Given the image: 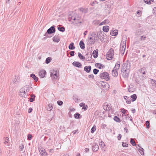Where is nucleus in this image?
Instances as JSON below:
<instances>
[{
    "label": "nucleus",
    "mask_w": 156,
    "mask_h": 156,
    "mask_svg": "<svg viewBox=\"0 0 156 156\" xmlns=\"http://www.w3.org/2000/svg\"><path fill=\"white\" fill-rule=\"evenodd\" d=\"M68 16L69 20H79L82 18L81 16L75 14L71 11L68 12Z\"/></svg>",
    "instance_id": "2"
},
{
    "label": "nucleus",
    "mask_w": 156,
    "mask_h": 156,
    "mask_svg": "<svg viewBox=\"0 0 156 156\" xmlns=\"http://www.w3.org/2000/svg\"><path fill=\"white\" fill-rule=\"evenodd\" d=\"M129 70L127 69V68H126V69H123V68H122L121 70V73L123 72V73L122 74V76L124 78H127L129 75Z\"/></svg>",
    "instance_id": "7"
},
{
    "label": "nucleus",
    "mask_w": 156,
    "mask_h": 156,
    "mask_svg": "<svg viewBox=\"0 0 156 156\" xmlns=\"http://www.w3.org/2000/svg\"><path fill=\"white\" fill-rule=\"evenodd\" d=\"M32 138V135L31 134H28L27 135V140H31Z\"/></svg>",
    "instance_id": "47"
},
{
    "label": "nucleus",
    "mask_w": 156,
    "mask_h": 156,
    "mask_svg": "<svg viewBox=\"0 0 156 156\" xmlns=\"http://www.w3.org/2000/svg\"><path fill=\"white\" fill-rule=\"evenodd\" d=\"M91 69V67L90 66H85L84 68V70L87 73L90 72Z\"/></svg>",
    "instance_id": "19"
},
{
    "label": "nucleus",
    "mask_w": 156,
    "mask_h": 156,
    "mask_svg": "<svg viewBox=\"0 0 156 156\" xmlns=\"http://www.w3.org/2000/svg\"><path fill=\"white\" fill-rule=\"evenodd\" d=\"M31 98H30L29 101L30 102H32L35 100V96L34 94H32L31 95Z\"/></svg>",
    "instance_id": "29"
},
{
    "label": "nucleus",
    "mask_w": 156,
    "mask_h": 156,
    "mask_svg": "<svg viewBox=\"0 0 156 156\" xmlns=\"http://www.w3.org/2000/svg\"><path fill=\"white\" fill-rule=\"evenodd\" d=\"M73 99L75 101L76 103H78L79 102V101H78L79 99H78V96L77 95H74L73 96Z\"/></svg>",
    "instance_id": "28"
},
{
    "label": "nucleus",
    "mask_w": 156,
    "mask_h": 156,
    "mask_svg": "<svg viewBox=\"0 0 156 156\" xmlns=\"http://www.w3.org/2000/svg\"><path fill=\"white\" fill-rule=\"evenodd\" d=\"M41 155L42 156H47V153L45 151H44L43 152V153H42Z\"/></svg>",
    "instance_id": "54"
},
{
    "label": "nucleus",
    "mask_w": 156,
    "mask_h": 156,
    "mask_svg": "<svg viewBox=\"0 0 156 156\" xmlns=\"http://www.w3.org/2000/svg\"><path fill=\"white\" fill-rule=\"evenodd\" d=\"M74 116L76 119H80L81 117V115L79 113H77L74 115Z\"/></svg>",
    "instance_id": "36"
},
{
    "label": "nucleus",
    "mask_w": 156,
    "mask_h": 156,
    "mask_svg": "<svg viewBox=\"0 0 156 156\" xmlns=\"http://www.w3.org/2000/svg\"><path fill=\"white\" fill-rule=\"evenodd\" d=\"M117 70L114 69L112 71V76L115 77H116L118 75V72Z\"/></svg>",
    "instance_id": "16"
},
{
    "label": "nucleus",
    "mask_w": 156,
    "mask_h": 156,
    "mask_svg": "<svg viewBox=\"0 0 156 156\" xmlns=\"http://www.w3.org/2000/svg\"><path fill=\"white\" fill-rule=\"evenodd\" d=\"M32 110H33V109L32 108H30L28 109V113H31L32 112Z\"/></svg>",
    "instance_id": "63"
},
{
    "label": "nucleus",
    "mask_w": 156,
    "mask_h": 156,
    "mask_svg": "<svg viewBox=\"0 0 156 156\" xmlns=\"http://www.w3.org/2000/svg\"><path fill=\"white\" fill-rule=\"evenodd\" d=\"M75 51H71L70 52L71 56H74V55Z\"/></svg>",
    "instance_id": "56"
},
{
    "label": "nucleus",
    "mask_w": 156,
    "mask_h": 156,
    "mask_svg": "<svg viewBox=\"0 0 156 156\" xmlns=\"http://www.w3.org/2000/svg\"><path fill=\"white\" fill-rule=\"evenodd\" d=\"M49 151L50 153H53L54 152V149L53 148L51 149H50Z\"/></svg>",
    "instance_id": "62"
},
{
    "label": "nucleus",
    "mask_w": 156,
    "mask_h": 156,
    "mask_svg": "<svg viewBox=\"0 0 156 156\" xmlns=\"http://www.w3.org/2000/svg\"><path fill=\"white\" fill-rule=\"evenodd\" d=\"M95 66L96 67H97L99 69H101V67L102 68H103L104 67V66L101 63H97L95 64Z\"/></svg>",
    "instance_id": "24"
},
{
    "label": "nucleus",
    "mask_w": 156,
    "mask_h": 156,
    "mask_svg": "<svg viewBox=\"0 0 156 156\" xmlns=\"http://www.w3.org/2000/svg\"><path fill=\"white\" fill-rule=\"evenodd\" d=\"M51 76V77L52 80L54 81L55 80H59V71L58 70H53V73H51L50 74Z\"/></svg>",
    "instance_id": "3"
},
{
    "label": "nucleus",
    "mask_w": 156,
    "mask_h": 156,
    "mask_svg": "<svg viewBox=\"0 0 156 156\" xmlns=\"http://www.w3.org/2000/svg\"><path fill=\"white\" fill-rule=\"evenodd\" d=\"M92 59V55L91 54V53H90V54L88 57H87L86 58V60L87 61H90Z\"/></svg>",
    "instance_id": "39"
},
{
    "label": "nucleus",
    "mask_w": 156,
    "mask_h": 156,
    "mask_svg": "<svg viewBox=\"0 0 156 156\" xmlns=\"http://www.w3.org/2000/svg\"><path fill=\"white\" fill-rule=\"evenodd\" d=\"M98 49H97L94 50L93 52V55L94 58H97L98 56Z\"/></svg>",
    "instance_id": "15"
},
{
    "label": "nucleus",
    "mask_w": 156,
    "mask_h": 156,
    "mask_svg": "<svg viewBox=\"0 0 156 156\" xmlns=\"http://www.w3.org/2000/svg\"><path fill=\"white\" fill-rule=\"evenodd\" d=\"M131 98H132L131 100L133 102L136 101L137 98V96L136 94H133L131 96Z\"/></svg>",
    "instance_id": "27"
},
{
    "label": "nucleus",
    "mask_w": 156,
    "mask_h": 156,
    "mask_svg": "<svg viewBox=\"0 0 156 156\" xmlns=\"http://www.w3.org/2000/svg\"><path fill=\"white\" fill-rule=\"evenodd\" d=\"M55 26L53 25L49 28L46 32L44 36H45L44 38V39H46L47 38L51 37V36H48V34L55 33Z\"/></svg>",
    "instance_id": "1"
},
{
    "label": "nucleus",
    "mask_w": 156,
    "mask_h": 156,
    "mask_svg": "<svg viewBox=\"0 0 156 156\" xmlns=\"http://www.w3.org/2000/svg\"><path fill=\"white\" fill-rule=\"evenodd\" d=\"M130 143L133 146H135L136 145V144L135 141L133 138L130 139Z\"/></svg>",
    "instance_id": "37"
},
{
    "label": "nucleus",
    "mask_w": 156,
    "mask_h": 156,
    "mask_svg": "<svg viewBox=\"0 0 156 156\" xmlns=\"http://www.w3.org/2000/svg\"><path fill=\"white\" fill-rule=\"evenodd\" d=\"M114 120L115 122H121V120L117 116H115L114 118Z\"/></svg>",
    "instance_id": "30"
},
{
    "label": "nucleus",
    "mask_w": 156,
    "mask_h": 156,
    "mask_svg": "<svg viewBox=\"0 0 156 156\" xmlns=\"http://www.w3.org/2000/svg\"><path fill=\"white\" fill-rule=\"evenodd\" d=\"M99 71V70L96 69H94L93 70V73L95 75L97 74Z\"/></svg>",
    "instance_id": "46"
},
{
    "label": "nucleus",
    "mask_w": 156,
    "mask_h": 156,
    "mask_svg": "<svg viewBox=\"0 0 156 156\" xmlns=\"http://www.w3.org/2000/svg\"><path fill=\"white\" fill-rule=\"evenodd\" d=\"M101 86L102 88L106 87V86L108 84V83L105 82H103L102 83H101Z\"/></svg>",
    "instance_id": "44"
},
{
    "label": "nucleus",
    "mask_w": 156,
    "mask_h": 156,
    "mask_svg": "<svg viewBox=\"0 0 156 156\" xmlns=\"http://www.w3.org/2000/svg\"><path fill=\"white\" fill-rule=\"evenodd\" d=\"M79 10L80 12L84 14L87 13L88 12V9L87 8H81L79 9Z\"/></svg>",
    "instance_id": "18"
},
{
    "label": "nucleus",
    "mask_w": 156,
    "mask_h": 156,
    "mask_svg": "<svg viewBox=\"0 0 156 156\" xmlns=\"http://www.w3.org/2000/svg\"><path fill=\"white\" fill-rule=\"evenodd\" d=\"M69 22H71V24L76 26H80L81 25V24L82 23L81 21H79V20H69Z\"/></svg>",
    "instance_id": "8"
},
{
    "label": "nucleus",
    "mask_w": 156,
    "mask_h": 156,
    "mask_svg": "<svg viewBox=\"0 0 156 156\" xmlns=\"http://www.w3.org/2000/svg\"><path fill=\"white\" fill-rule=\"evenodd\" d=\"M146 38V37L145 36H141L140 38V40L142 41L143 40H144Z\"/></svg>",
    "instance_id": "57"
},
{
    "label": "nucleus",
    "mask_w": 156,
    "mask_h": 156,
    "mask_svg": "<svg viewBox=\"0 0 156 156\" xmlns=\"http://www.w3.org/2000/svg\"><path fill=\"white\" fill-rule=\"evenodd\" d=\"M144 1L145 3L148 4H151V2H150V0H144Z\"/></svg>",
    "instance_id": "55"
},
{
    "label": "nucleus",
    "mask_w": 156,
    "mask_h": 156,
    "mask_svg": "<svg viewBox=\"0 0 156 156\" xmlns=\"http://www.w3.org/2000/svg\"><path fill=\"white\" fill-rule=\"evenodd\" d=\"M58 30L60 31L64 32L65 31V28L63 27H58Z\"/></svg>",
    "instance_id": "32"
},
{
    "label": "nucleus",
    "mask_w": 156,
    "mask_h": 156,
    "mask_svg": "<svg viewBox=\"0 0 156 156\" xmlns=\"http://www.w3.org/2000/svg\"><path fill=\"white\" fill-rule=\"evenodd\" d=\"M146 127L147 129H149L150 128V122L149 121H147L146 122Z\"/></svg>",
    "instance_id": "45"
},
{
    "label": "nucleus",
    "mask_w": 156,
    "mask_h": 156,
    "mask_svg": "<svg viewBox=\"0 0 156 156\" xmlns=\"http://www.w3.org/2000/svg\"><path fill=\"white\" fill-rule=\"evenodd\" d=\"M109 22V20H104L103 21L100 23L99 25H102L104 24H106Z\"/></svg>",
    "instance_id": "35"
},
{
    "label": "nucleus",
    "mask_w": 156,
    "mask_h": 156,
    "mask_svg": "<svg viewBox=\"0 0 156 156\" xmlns=\"http://www.w3.org/2000/svg\"><path fill=\"white\" fill-rule=\"evenodd\" d=\"M78 56L81 59H85V57L81 54L80 52L78 53Z\"/></svg>",
    "instance_id": "42"
},
{
    "label": "nucleus",
    "mask_w": 156,
    "mask_h": 156,
    "mask_svg": "<svg viewBox=\"0 0 156 156\" xmlns=\"http://www.w3.org/2000/svg\"><path fill=\"white\" fill-rule=\"evenodd\" d=\"M99 145L100 146L103 148V150H104V147L105 146V144H104V142L102 141H101L100 143H99Z\"/></svg>",
    "instance_id": "41"
},
{
    "label": "nucleus",
    "mask_w": 156,
    "mask_h": 156,
    "mask_svg": "<svg viewBox=\"0 0 156 156\" xmlns=\"http://www.w3.org/2000/svg\"><path fill=\"white\" fill-rule=\"evenodd\" d=\"M126 40L123 41V44L121 43L120 44V49L119 50L120 53L122 55H123L124 54L126 47Z\"/></svg>",
    "instance_id": "6"
},
{
    "label": "nucleus",
    "mask_w": 156,
    "mask_h": 156,
    "mask_svg": "<svg viewBox=\"0 0 156 156\" xmlns=\"http://www.w3.org/2000/svg\"><path fill=\"white\" fill-rule=\"evenodd\" d=\"M94 77V76L93 75V74L90 75L88 76V78H93Z\"/></svg>",
    "instance_id": "60"
},
{
    "label": "nucleus",
    "mask_w": 156,
    "mask_h": 156,
    "mask_svg": "<svg viewBox=\"0 0 156 156\" xmlns=\"http://www.w3.org/2000/svg\"><path fill=\"white\" fill-rule=\"evenodd\" d=\"M100 77L102 79H104L108 81L110 79L109 74L107 72H104L100 75Z\"/></svg>",
    "instance_id": "5"
},
{
    "label": "nucleus",
    "mask_w": 156,
    "mask_h": 156,
    "mask_svg": "<svg viewBox=\"0 0 156 156\" xmlns=\"http://www.w3.org/2000/svg\"><path fill=\"white\" fill-rule=\"evenodd\" d=\"M120 61H117L115 63V67L114 68V69H115L116 70H119L120 67Z\"/></svg>",
    "instance_id": "20"
},
{
    "label": "nucleus",
    "mask_w": 156,
    "mask_h": 156,
    "mask_svg": "<svg viewBox=\"0 0 156 156\" xmlns=\"http://www.w3.org/2000/svg\"><path fill=\"white\" fill-rule=\"evenodd\" d=\"M60 37L58 35H55L53 37V41L54 42H58L60 41Z\"/></svg>",
    "instance_id": "11"
},
{
    "label": "nucleus",
    "mask_w": 156,
    "mask_h": 156,
    "mask_svg": "<svg viewBox=\"0 0 156 156\" xmlns=\"http://www.w3.org/2000/svg\"><path fill=\"white\" fill-rule=\"evenodd\" d=\"M109 27L108 26H105L103 27V30L104 31L108 32L109 30Z\"/></svg>",
    "instance_id": "25"
},
{
    "label": "nucleus",
    "mask_w": 156,
    "mask_h": 156,
    "mask_svg": "<svg viewBox=\"0 0 156 156\" xmlns=\"http://www.w3.org/2000/svg\"><path fill=\"white\" fill-rule=\"evenodd\" d=\"M30 76L33 78L35 82H37L38 81V78L37 76H36L35 74L34 73L31 74L30 75Z\"/></svg>",
    "instance_id": "21"
},
{
    "label": "nucleus",
    "mask_w": 156,
    "mask_h": 156,
    "mask_svg": "<svg viewBox=\"0 0 156 156\" xmlns=\"http://www.w3.org/2000/svg\"><path fill=\"white\" fill-rule=\"evenodd\" d=\"M114 55V51L113 49L112 48H110L106 54V57L107 60H112L113 58Z\"/></svg>",
    "instance_id": "4"
},
{
    "label": "nucleus",
    "mask_w": 156,
    "mask_h": 156,
    "mask_svg": "<svg viewBox=\"0 0 156 156\" xmlns=\"http://www.w3.org/2000/svg\"><path fill=\"white\" fill-rule=\"evenodd\" d=\"M151 83L152 86L154 87H156V81L155 80L151 79Z\"/></svg>",
    "instance_id": "31"
},
{
    "label": "nucleus",
    "mask_w": 156,
    "mask_h": 156,
    "mask_svg": "<svg viewBox=\"0 0 156 156\" xmlns=\"http://www.w3.org/2000/svg\"><path fill=\"white\" fill-rule=\"evenodd\" d=\"M139 71L140 73V74L142 75V78L144 79L146 77V74L144 68H142L139 70Z\"/></svg>",
    "instance_id": "9"
},
{
    "label": "nucleus",
    "mask_w": 156,
    "mask_h": 156,
    "mask_svg": "<svg viewBox=\"0 0 156 156\" xmlns=\"http://www.w3.org/2000/svg\"><path fill=\"white\" fill-rule=\"evenodd\" d=\"M48 106V108H47V110L48 111H51L53 108V107L51 104H49Z\"/></svg>",
    "instance_id": "40"
},
{
    "label": "nucleus",
    "mask_w": 156,
    "mask_h": 156,
    "mask_svg": "<svg viewBox=\"0 0 156 156\" xmlns=\"http://www.w3.org/2000/svg\"><path fill=\"white\" fill-rule=\"evenodd\" d=\"M138 147H138L137 146V149L141 153V154L142 155H144V149L140 147L139 145H138Z\"/></svg>",
    "instance_id": "22"
},
{
    "label": "nucleus",
    "mask_w": 156,
    "mask_h": 156,
    "mask_svg": "<svg viewBox=\"0 0 156 156\" xmlns=\"http://www.w3.org/2000/svg\"><path fill=\"white\" fill-rule=\"evenodd\" d=\"M131 101L130 99L127 100L126 101V103L128 104H130L131 103Z\"/></svg>",
    "instance_id": "64"
},
{
    "label": "nucleus",
    "mask_w": 156,
    "mask_h": 156,
    "mask_svg": "<svg viewBox=\"0 0 156 156\" xmlns=\"http://www.w3.org/2000/svg\"><path fill=\"white\" fill-rule=\"evenodd\" d=\"M99 149V146L98 145L95 144L94 145H93L92 147V149L93 151L94 152H96Z\"/></svg>",
    "instance_id": "13"
},
{
    "label": "nucleus",
    "mask_w": 156,
    "mask_h": 156,
    "mask_svg": "<svg viewBox=\"0 0 156 156\" xmlns=\"http://www.w3.org/2000/svg\"><path fill=\"white\" fill-rule=\"evenodd\" d=\"M122 135L120 134H119L118 136V139L119 140H120L121 138Z\"/></svg>",
    "instance_id": "58"
},
{
    "label": "nucleus",
    "mask_w": 156,
    "mask_h": 156,
    "mask_svg": "<svg viewBox=\"0 0 156 156\" xmlns=\"http://www.w3.org/2000/svg\"><path fill=\"white\" fill-rule=\"evenodd\" d=\"M89 40L90 41V44H94L95 42V40H96L95 38H94V39H93V38L92 37H90L89 38Z\"/></svg>",
    "instance_id": "33"
},
{
    "label": "nucleus",
    "mask_w": 156,
    "mask_h": 156,
    "mask_svg": "<svg viewBox=\"0 0 156 156\" xmlns=\"http://www.w3.org/2000/svg\"><path fill=\"white\" fill-rule=\"evenodd\" d=\"M24 88H25V90H26V91H29L30 87L27 86H25L24 87Z\"/></svg>",
    "instance_id": "50"
},
{
    "label": "nucleus",
    "mask_w": 156,
    "mask_h": 156,
    "mask_svg": "<svg viewBox=\"0 0 156 156\" xmlns=\"http://www.w3.org/2000/svg\"><path fill=\"white\" fill-rule=\"evenodd\" d=\"M52 59V58L51 57H48L46 58V60H45V63L46 64H48L49 63H50L51 60Z\"/></svg>",
    "instance_id": "38"
},
{
    "label": "nucleus",
    "mask_w": 156,
    "mask_h": 156,
    "mask_svg": "<svg viewBox=\"0 0 156 156\" xmlns=\"http://www.w3.org/2000/svg\"><path fill=\"white\" fill-rule=\"evenodd\" d=\"M142 13V12L140 10H138L136 12V14L139 15V16H141Z\"/></svg>",
    "instance_id": "53"
},
{
    "label": "nucleus",
    "mask_w": 156,
    "mask_h": 156,
    "mask_svg": "<svg viewBox=\"0 0 156 156\" xmlns=\"http://www.w3.org/2000/svg\"><path fill=\"white\" fill-rule=\"evenodd\" d=\"M101 126L102 127V129H107V125L105 124H102Z\"/></svg>",
    "instance_id": "48"
},
{
    "label": "nucleus",
    "mask_w": 156,
    "mask_h": 156,
    "mask_svg": "<svg viewBox=\"0 0 156 156\" xmlns=\"http://www.w3.org/2000/svg\"><path fill=\"white\" fill-rule=\"evenodd\" d=\"M57 103L59 105L61 106L63 104V102L62 101H57Z\"/></svg>",
    "instance_id": "52"
},
{
    "label": "nucleus",
    "mask_w": 156,
    "mask_h": 156,
    "mask_svg": "<svg viewBox=\"0 0 156 156\" xmlns=\"http://www.w3.org/2000/svg\"><path fill=\"white\" fill-rule=\"evenodd\" d=\"M25 88L24 87H23L21 89V90L20 91V92L21 93V94L22 95V93L23 92V91L24 90Z\"/></svg>",
    "instance_id": "59"
},
{
    "label": "nucleus",
    "mask_w": 156,
    "mask_h": 156,
    "mask_svg": "<svg viewBox=\"0 0 156 156\" xmlns=\"http://www.w3.org/2000/svg\"><path fill=\"white\" fill-rule=\"evenodd\" d=\"M73 65L75 66L80 68L82 66V64L80 62L74 61L73 63Z\"/></svg>",
    "instance_id": "14"
},
{
    "label": "nucleus",
    "mask_w": 156,
    "mask_h": 156,
    "mask_svg": "<svg viewBox=\"0 0 156 156\" xmlns=\"http://www.w3.org/2000/svg\"><path fill=\"white\" fill-rule=\"evenodd\" d=\"M122 145L124 147H127L128 146V144H126V143H125L123 142H122Z\"/></svg>",
    "instance_id": "49"
},
{
    "label": "nucleus",
    "mask_w": 156,
    "mask_h": 156,
    "mask_svg": "<svg viewBox=\"0 0 156 156\" xmlns=\"http://www.w3.org/2000/svg\"><path fill=\"white\" fill-rule=\"evenodd\" d=\"M46 72L45 70H41L39 72L38 74L39 76L41 78H44L46 74Z\"/></svg>",
    "instance_id": "10"
},
{
    "label": "nucleus",
    "mask_w": 156,
    "mask_h": 156,
    "mask_svg": "<svg viewBox=\"0 0 156 156\" xmlns=\"http://www.w3.org/2000/svg\"><path fill=\"white\" fill-rule=\"evenodd\" d=\"M80 106L81 107H82V109H84L85 111L88 108V106L87 105H85V104L84 103H80Z\"/></svg>",
    "instance_id": "17"
},
{
    "label": "nucleus",
    "mask_w": 156,
    "mask_h": 156,
    "mask_svg": "<svg viewBox=\"0 0 156 156\" xmlns=\"http://www.w3.org/2000/svg\"><path fill=\"white\" fill-rule=\"evenodd\" d=\"M127 112V110L124 109L123 108H122L121 112L123 113V114L122 115V116H126V115H125V114Z\"/></svg>",
    "instance_id": "34"
},
{
    "label": "nucleus",
    "mask_w": 156,
    "mask_h": 156,
    "mask_svg": "<svg viewBox=\"0 0 156 156\" xmlns=\"http://www.w3.org/2000/svg\"><path fill=\"white\" fill-rule=\"evenodd\" d=\"M96 130V126H94L91 128V132L92 133H94Z\"/></svg>",
    "instance_id": "43"
},
{
    "label": "nucleus",
    "mask_w": 156,
    "mask_h": 156,
    "mask_svg": "<svg viewBox=\"0 0 156 156\" xmlns=\"http://www.w3.org/2000/svg\"><path fill=\"white\" fill-rule=\"evenodd\" d=\"M74 44L73 42H71L69 46V48L70 50H74L75 49V47L74 46Z\"/></svg>",
    "instance_id": "26"
},
{
    "label": "nucleus",
    "mask_w": 156,
    "mask_h": 156,
    "mask_svg": "<svg viewBox=\"0 0 156 156\" xmlns=\"http://www.w3.org/2000/svg\"><path fill=\"white\" fill-rule=\"evenodd\" d=\"M79 45L80 48L82 49H84L85 48V44L82 40L80 41Z\"/></svg>",
    "instance_id": "23"
},
{
    "label": "nucleus",
    "mask_w": 156,
    "mask_h": 156,
    "mask_svg": "<svg viewBox=\"0 0 156 156\" xmlns=\"http://www.w3.org/2000/svg\"><path fill=\"white\" fill-rule=\"evenodd\" d=\"M26 90H24L23 91V94L22 95V97H24V98L26 97L25 96V95L26 94Z\"/></svg>",
    "instance_id": "61"
},
{
    "label": "nucleus",
    "mask_w": 156,
    "mask_h": 156,
    "mask_svg": "<svg viewBox=\"0 0 156 156\" xmlns=\"http://www.w3.org/2000/svg\"><path fill=\"white\" fill-rule=\"evenodd\" d=\"M110 35L112 36H116L118 34V30H114V29H112L111 30L110 32Z\"/></svg>",
    "instance_id": "12"
},
{
    "label": "nucleus",
    "mask_w": 156,
    "mask_h": 156,
    "mask_svg": "<svg viewBox=\"0 0 156 156\" xmlns=\"http://www.w3.org/2000/svg\"><path fill=\"white\" fill-rule=\"evenodd\" d=\"M9 138L8 137H6L5 139V142H4V144H6L8 143L9 141Z\"/></svg>",
    "instance_id": "51"
}]
</instances>
